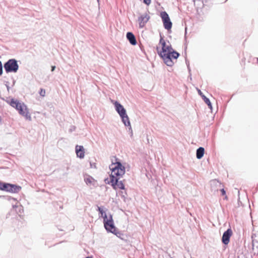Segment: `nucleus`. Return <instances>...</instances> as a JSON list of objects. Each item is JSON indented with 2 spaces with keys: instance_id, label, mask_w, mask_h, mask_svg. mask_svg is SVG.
<instances>
[{
  "instance_id": "1",
  "label": "nucleus",
  "mask_w": 258,
  "mask_h": 258,
  "mask_svg": "<svg viewBox=\"0 0 258 258\" xmlns=\"http://www.w3.org/2000/svg\"><path fill=\"white\" fill-rule=\"evenodd\" d=\"M159 46L157 47V51L159 55L163 59L165 63H169L170 61L167 56V53L173 49L169 42H166L164 39L161 36Z\"/></svg>"
},
{
  "instance_id": "2",
  "label": "nucleus",
  "mask_w": 258,
  "mask_h": 258,
  "mask_svg": "<svg viewBox=\"0 0 258 258\" xmlns=\"http://www.w3.org/2000/svg\"><path fill=\"white\" fill-rule=\"evenodd\" d=\"M10 105L16 108L19 114L24 116L26 119L31 120V116L27 106L23 102L12 99L9 103Z\"/></svg>"
},
{
  "instance_id": "3",
  "label": "nucleus",
  "mask_w": 258,
  "mask_h": 258,
  "mask_svg": "<svg viewBox=\"0 0 258 258\" xmlns=\"http://www.w3.org/2000/svg\"><path fill=\"white\" fill-rule=\"evenodd\" d=\"M97 207V210L99 212V214H100L99 217L103 218V223L105 229L108 232L113 233V219L112 215H110L109 219H108L103 208L98 206Z\"/></svg>"
},
{
  "instance_id": "4",
  "label": "nucleus",
  "mask_w": 258,
  "mask_h": 258,
  "mask_svg": "<svg viewBox=\"0 0 258 258\" xmlns=\"http://www.w3.org/2000/svg\"><path fill=\"white\" fill-rule=\"evenodd\" d=\"M116 111L119 114L122 119V121L125 126L131 127V123L129 118L126 114V110L124 108L117 102L114 103Z\"/></svg>"
},
{
  "instance_id": "5",
  "label": "nucleus",
  "mask_w": 258,
  "mask_h": 258,
  "mask_svg": "<svg viewBox=\"0 0 258 258\" xmlns=\"http://www.w3.org/2000/svg\"><path fill=\"white\" fill-rule=\"evenodd\" d=\"M18 64L17 61L14 59L9 60L4 64V68L6 72H14L16 73L18 70Z\"/></svg>"
},
{
  "instance_id": "6",
  "label": "nucleus",
  "mask_w": 258,
  "mask_h": 258,
  "mask_svg": "<svg viewBox=\"0 0 258 258\" xmlns=\"http://www.w3.org/2000/svg\"><path fill=\"white\" fill-rule=\"evenodd\" d=\"M160 16L162 18L164 28L168 30L171 29L172 24L168 14L166 12H162L160 13Z\"/></svg>"
},
{
  "instance_id": "7",
  "label": "nucleus",
  "mask_w": 258,
  "mask_h": 258,
  "mask_svg": "<svg viewBox=\"0 0 258 258\" xmlns=\"http://www.w3.org/2000/svg\"><path fill=\"white\" fill-rule=\"evenodd\" d=\"M179 54L178 52L174 51L173 49L171 50V51H170L169 53H167V56H168V58L169 59V60L170 61V64L169 63H166L168 66L171 67L174 64V60H176V59L179 56Z\"/></svg>"
},
{
  "instance_id": "8",
  "label": "nucleus",
  "mask_w": 258,
  "mask_h": 258,
  "mask_svg": "<svg viewBox=\"0 0 258 258\" xmlns=\"http://www.w3.org/2000/svg\"><path fill=\"white\" fill-rule=\"evenodd\" d=\"M150 19V16L148 13L141 15L138 18V22L140 28H143Z\"/></svg>"
},
{
  "instance_id": "9",
  "label": "nucleus",
  "mask_w": 258,
  "mask_h": 258,
  "mask_svg": "<svg viewBox=\"0 0 258 258\" xmlns=\"http://www.w3.org/2000/svg\"><path fill=\"white\" fill-rule=\"evenodd\" d=\"M232 235L231 229L228 228L224 232L222 237V242L225 245H227L230 241V238Z\"/></svg>"
},
{
  "instance_id": "10",
  "label": "nucleus",
  "mask_w": 258,
  "mask_h": 258,
  "mask_svg": "<svg viewBox=\"0 0 258 258\" xmlns=\"http://www.w3.org/2000/svg\"><path fill=\"white\" fill-rule=\"evenodd\" d=\"M211 190L214 191H218L219 189L223 187L221 183L217 179H213L210 181Z\"/></svg>"
},
{
  "instance_id": "11",
  "label": "nucleus",
  "mask_w": 258,
  "mask_h": 258,
  "mask_svg": "<svg viewBox=\"0 0 258 258\" xmlns=\"http://www.w3.org/2000/svg\"><path fill=\"white\" fill-rule=\"evenodd\" d=\"M121 177H115L114 176V189L118 188L121 189H124V185L122 180H119Z\"/></svg>"
},
{
  "instance_id": "12",
  "label": "nucleus",
  "mask_w": 258,
  "mask_h": 258,
  "mask_svg": "<svg viewBox=\"0 0 258 258\" xmlns=\"http://www.w3.org/2000/svg\"><path fill=\"white\" fill-rule=\"evenodd\" d=\"M114 235L123 240H126L127 236L124 231H119L114 225Z\"/></svg>"
},
{
  "instance_id": "13",
  "label": "nucleus",
  "mask_w": 258,
  "mask_h": 258,
  "mask_svg": "<svg viewBox=\"0 0 258 258\" xmlns=\"http://www.w3.org/2000/svg\"><path fill=\"white\" fill-rule=\"evenodd\" d=\"M111 163L109 167L111 171V174L109 175V179L106 178L104 179V182L106 184H110L113 187V160L111 159Z\"/></svg>"
},
{
  "instance_id": "14",
  "label": "nucleus",
  "mask_w": 258,
  "mask_h": 258,
  "mask_svg": "<svg viewBox=\"0 0 258 258\" xmlns=\"http://www.w3.org/2000/svg\"><path fill=\"white\" fill-rule=\"evenodd\" d=\"M75 151L77 157L80 159L84 157L85 149L84 146H76Z\"/></svg>"
},
{
  "instance_id": "15",
  "label": "nucleus",
  "mask_w": 258,
  "mask_h": 258,
  "mask_svg": "<svg viewBox=\"0 0 258 258\" xmlns=\"http://www.w3.org/2000/svg\"><path fill=\"white\" fill-rule=\"evenodd\" d=\"M85 182L86 183L90 186L92 185L94 187H95L96 184V181L91 176L88 175L84 178Z\"/></svg>"
},
{
  "instance_id": "16",
  "label": "nucleus",
  "mask_w": 258,
  "mask_h": 258,
  "mask_svg": "<svg viewBox=\"0 0 258 258\" xmlns=\"http://www.w3.org/2000/svg\"><path fill=\"white\" fill-rule=\"evenodd\" d=\"M125 173V168H121V171H120L119 169L116 168V167H114V176L115 177H122Z\"/></svg>"
},
{
  "instance_id": "17",
  "label": "nucleus",
  "mask_w": 258,
  "mask_h": 258,
  "mask_svg": "<svg viewBox=\"0 0 258 258\" xmlns=\"http://www.w3.org/2000/svg\"><path fill=\"white\" fill-rule=\"evenodd\" d=\"M21 189V187L20 186L11 184L9 186V189H8V192H12V193H18Z\"/></svg>"
},
{
  "instance_id": "18",
  "label": "nucleus",
  "mask_w": 258,
  "mask_h": 258,
  "mask_svg": "<svg viewBox=\"0 0 258 258\" xmlns=\"http://www.w3.org/2000/svg\"><path fill=\"white\" fill-rule=\"evenodd\" d=\"M126 37L131 44L135 45L137 44L136 38L132 32H127Z\"/></svg>"
},
{
  "instance_id": "19",
  "label": "nucleus",
  "mask_w": 258,
  "mask_h": 258,
  "mask_svg": "<svg viewBox=\"0 0 258 258\" xmlns=\"http://www.w3.org/2000/svg\"><path fill=\"white\" fill-rule=\"evenodd\" d=\"M205 153V149L202 147H200L196 151V157L197 159H201Z\"/></svg>"
},
{
  "instance_id": "20",
  "label": "nucleus",
  "mask_w": 258,
  "mask_h": 258,
  "mask_svg": "<svg viewBox=\"0 0 258 258\" xmlns=\"http://www.w3.org/2000/svg\"><path fill=\"white\" fill-rule=\"evenodd\" d=\"M10 183L2 182L0 186V190L8 192Z\"/></svg>"
},
{
  "instance_id": "21",
  "label": "nucleus",
  "mask_w": 258,
  "mask_h": 258,
  "mask_svg": "<svg viewBox=\"0 0 258 258\" xmlns=\"http://www.w3.org/2000/svg\"><path fill=\"white\" fill-rule=\"evenodd\" d=\"M194 5L197 9H202L204 5L203 0H194Z\"/></svg>"
},
{
  "instance_id": "22",
  "label": "nucleus",
  "mask_w": 258,
  "mask_h": 258,
  "mask_svg": "<svg viewBox=\"0 0 258 258\" xmlns=\"http://www.w3.org/2000/svg\"><path fill=\"white\" fill-rule=\"evenodd\" d=\"M117 160L118 159L115 158V162H114V167H116V168L119 169L120 171H121V168H125V167L120 162L117 161Z\"/></svg>"
},
{
  "instance_id": "23",
  "label": "nucleus",
  "mask_w": 258,
  "mask_h": 258,
  "mask_svg": "<svg viewBox=\"0 0 258 258\" xmlns=\"http://www.w3.org/2000/svg\"><path fill=\"white\" fill-rule=\"evenodd\" d=\"M202 98L204 99L205 102L208 105L210 109H212V106L210 100L207 98L205 95H202Z\"/></svg>"
},
{
  "instance_id": "24",
  "label": "nucleus",
  "mask_w": 258,
  "mask_h": 258,
  "mask_svg": "<svg viewBox=\"0 0 258 258\" xmlns=\"http://www.w3.org/2000/svg\"><path fill=\"white\" fill-rule=\"evenodd\" d=\"M5 198L6 199H7V200L8 201H11V200H14L15 201L16 199L14 198H12L11 197H9V196H0V198Z\"/></svg>"
},
{
  "instance_id": "25",
  "label": "nucleus",
  "mask_w": 258,
  "mask_h": 258,
  "mask_svg": "<svg viewBox=\"0 0 258 258\" xmlns=\"http://www.w3.org/2000/svg\"><path fill=\"white\" fill-rule=\"evenodd\" d=\"M39 94L42 97H44L45 95V90L43 89H41L39 91Z\"/></svg>"
},
{
  "instance_id": "26",
  "label": "nucleus",
  "mask_w": 258,
  "mask_h": 258,
  "mask_svg": "<svg viewBox=\"0 0 258 258\" xmlns=\"http://www.w3.org/2000/svg\"><path fill=\"white\" fill-rule=\"evenodd\" d=\"M120 195L121 197V198H122L123 200L125 198V195L126 194L125 192V191H121L120 192H119V193H116V195L117 196H118V195Z\"/></svg>"
},
{
  "instance_id": "27",
  "label": "nucleus",
  "mask_w": 258,
  "mask_h": 258,
  "mask_svg": "<svg viewBox=\"0 0 258 258\" xmlns=\"http://www.w3.org/2000/svg\"><path fill=\"white\" fill-rule=\"evenodd\" d=\"M90 168H96V166L95 163H93V162H92L90 161Z\"/></svg>"
},
{
  "instance_id": "28",
  "label": "nucleus",
  "mask_w": 258,
  "mask_h": 258,
  "mask_svg": "<svg viewBox=\"0 0 258 258\" xmlns=\"http://www.w3.org/2000/svg\"><path fill=\"white\" fill-rule=\"evenodd\" d=\"M219 190H220V191H221L222 196H224L226 195V191L223 188L221 187L219 189Z\"/></svg>"
},
{
  "instance_id": "29",
  "label": "nucleus",
  "mask_w": 258,
  "mask_h": 258,
  "mask_svg": "<svg viewBox=\"0 0 258 258\" xmlns=\"http://www.w3.org/2000/svg\"><path fill=\"white\" fill-rule=\"evenodd\" d=\"M3 74V66L1 61H0V76Z\"/></svg>"
},
{
  "instance_id": "30",
  "label": "nucleus",
  "mask_w": 258,
  "mask_h": 258,
  "mask_svg": "<svg viewBox=\"0 0 258 258\" xmlns=\"http://www.w3.org/2000/svg\"><path fill=\"white\" fill-rule=\"evenodd\" d=\"M144 3L147 5H149L151 3V0H144Z\"/></svg>"
},
{
  "instance_id": "31",
  "label": "nucleus",
  "mask_w": 258,
  "mask_h": 258,
  "mask_svg": "<svg viewBox=\"0 0 258 258\" xmlns=\"http://www.w3.org/2000/svg\"><path fill=\"white\" fill-rule=\"evenodd\" d=\"M198 93L202 97V95H204L202 93V92H201V91L200 90H198Z\"/></svg>"
},
{
  "instance_id": "32",
  "label": "nucleus",
  "mask_w": 258,
  "mask_h": 258,
  "mask_svg": "<svg viewBox=\"0 0 258 258\" xmlns=\"http://www.w3.org/2000/svg\"><path fill=\"white\" fill-rule=\"evenodd\" d=\"M55 69V66H52L51 67V71L53 72L54 69Z\"/></svg>"
},
{
  "instance_id": "33",
  "label": "nucleus",
  "mask_w": 258,
  "mask_h": 258,
  "mask_svg": "<svg viewBox=\"0 0 258 258\" xmlns=\"http://www.w3.org/2000/svg\"><path fill=\"white\" fill-rule=\"evenodd\" d=\"M13 208H16V207H17V205H13Z\"/></svg>"
},
{
  "instance_id": "34",
  "label": "nucleus",
  "mask_w": 258,
  "mask_h": 258,
  "mask_svg": "<svg viewBox=\"0 0 258 258\" xmlns=\"http://www.w3.org/2000/svg\"><path fill=\"white\" fill-rule=\"evenodd\" d=\"M85 258H92V257H90V256H87V257H85Z\"/></svg>"
},
{
  "instance_id": "35",
  "label": "nucleus",
  "mask_w": 258,
  "mask_h": 258,
  "mask_svg": "<svg viewBox=\"0 0 258 258\" xmlns=\"http://www.w3.org/2000/svg\"><path fill=\"white\" fill-rule=\"evenodd\" d=\"M171 258H173V257H171Z\"/></svg>"
}]
</instances>
